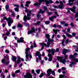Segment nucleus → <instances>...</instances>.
I'll use <instances>...</instances> for the list:
<instances>
[{"mask_svg":"<svg viewBox=\"0 0 78 78\" xmlns=\"http://www.w3.org/2000/svg\"><path fill=\"white\" fill-rule=\"evenodd\" d=\"M64 78V75H59V78Z\"/></svg>","mask_w":78,"mask_h":78,"instance_id":"obj_35","label":"nucleus"},{"mask_svg":"<svg viewBox=\"0 0 78 78\" xmlns=\"http://www.w3.org/2000/svg\"><path fill=\"white\" fill-rule=\"evenodd\" d=\"M70 28H68L67 29V31L68 32V33H69L70 31Z\"/></svg>","mask_w":78,"mask_h":78,"instance_id":"obj_39","label":"nucleus"},{"mask_svg":"<svg viewBox=\"0 0 78 78\" xmlns=\"http://www.w3.org/2000/svg\"><path fill=\"white\" fill-rule=\"evenodd\" d=\"M44 63V61H42L41 62V64H43Z\"/></svg>","mask_w":78,"mask_h":78,"instance_id":"obj_59","label":"nucleus"},{"mask_svg":"<svg viewBox=\"0 0 78 78\" xmlns=\"http://www.w3.org/2000/svg\"><path fill=\"white\" fill-rule=\"evenodd\" d=\"M33 76H36V73H34Z\"/></svg>","mask_w":78,"mask_h":78,"instance_id":"obj_64","label":"nucleus"},{"mask_svg":"<svg viewBox=\"0 0 78 78\" xmlns=\"http://www.w3.org/2000/svg\"><path fill=\"white\" fill-rule=\"evenodd\" d=\"M30 48H27L26 49V52L25 53L26 54V61H29V55H28V51L30 50Z\"/></svg>","mask_w":78,"mask_h":78,"instance_id":"obj_6","label":"nucleus"},{"mask_svg":"<svg viewBox=\"0 0 78 78\" xmlns=\"http://www.w3.org/2000/svg\"><path fill=\"white\" fill-rule=\"evenodd\" d=\"M5 60L4 59H3L1 60L2 63H5Z\"/></svg>","mask_w":78,"mask_h":78,"instance_id":"obj_41","label":"nucleus"},{"mask_svg":"<svg viewBox=\"0 0 78 78\" xmlns=\"http://www.w3.org/2000/svg\"><path fill=\"white\" fill-rule=\"evenodd\" d=\"M49 19L51 21H52V22H53L54 21V19L53 17H49Z\"/></svg>","mask_w":78,"mask_h":78,"instance_id":"obj_28","label":"nucleus"},{"mask_svg":"<svg viewBox=\"0 0 78 78\" xmlns=\"http://www.w3.org/2000/svg\"><path fill=\"white\" fill-rule=\"evenodd\" d=\"M64 42H65V40L63 39L62 42V46H63V47H64V46H65V45L64 44Z\"/></svg>","mask_w":78,"mask_h":78,"instance_id":"obj_29","label":"nucleus"},{"mask_svg":"<svg viewBox=\"0 0 78 78\" xmlns=\"http://www.w3.org/2000/svg\"><path fill=\"white\" fill-rule=\"evenodd\" d=\"M71 41H70V40H69V39H67L66 40V41H65V42H66V44H68V42H71Z\"/></svg>","mask_w":78,"mask_h":78,"instance_id":"obj_27","label":"nucleus"},{"mask_svg":"<svg viewBox=\"0 0 78 78\" xmlns=\"http://www.w3.org/2000/svg\"><path fill=\"white\" fill-rule=\"evenodd\" d=\"M36 62H37V63H38V58H36Z\"/></svg>","mask_w":78,"mask_h":78,"instance_id":"obj_63","label":"nucleus"},{"mask_svg":"<svg viewBox=\"0 0 78 78\" xmlns=\"http://www.w3.org/2000/svg\"><path fill=\"white\" fill-rule=\"evenodd\" d=\"M52 58H53V57L49 58L48 59V61L50 62L51 61H52Z\"/></svg>","mask_w":78,"mask_h":78,"instance_id":"obj_36","label":"nucleus"},{"mask_svg":"<svg viewBox=\"0 0 78 78\" xmlns=\"http://www.w3.org/2000/svg\"><path fill=\"white\" fill-rule=\"evenodd\" d=\"M9 34H10V33H9V31H8L7 32V33L6 34V36H9Z\"/></svg>","mask_w":78,"mask_h":78,"instance_id":"obj_47","label":"nucleus"},{"mask_svg":"<svg viewBox=\"0 0 78 78\" xmlns=\"http://www.w3.org/2000/svg\"><path fill=\"white\" fill-rule=\"evenodd\" d=\"M70 58L71 59H73V61H75L76 62H78V59L77 58H74V56L72 55H70L69 56Z\"/></svg>","mask_w":78,"mask_h":78,"instance_id":"obj_14","label":"nucleus"},{"mask_svg":"<svg viewBox=\"0 0 78 78\" xmlns=\"http://www.w3.org/2000/svg\"><path fill=\"white\" fill-rule=\"evenodd\" d=\"M21 7L23 8V5L22 3H21Z\"/></svg>","mask_w":78,"mask_h":78,"instance_id":"obj_56","label":"nucleus"},{"mask_svg":"<svg viewBox=\"0 0 78 78\" xmlns=\"http://www.w3.org/2000/svg\"><path fill=\"white\" fill-rule=\"evenodd\" d=\"M57 27L59 28H62V27H61V26L59 25H57Z\"/></svg>","mask_w":78,"mask_h":78,"instance_id":"obj_54","label":"nucleus"},{"mask_svg":"<svg viewBox=\"0 0 78 78\" xmlns=\"http://www.w3.org/2000/svg\"><path fill=\"white\" fill-rule=\"evenodd\" d=\"M20 72V70H16L15 71V73H19V72Z\"/></svg>","mask_w":78,"mask_h":78,"instance_id":"obj_40","label":"nucleus"},{"mask_svg":"<svg viewBox=\"0 0 78 78\" xmlns=\"http://www.w3.org/2000/svg\"><path fill=\"white\" fill-rule=\"evenodd\" d=\"M50 21H46L45 22V23L46 24V25H48V23H50Z\"/></svg>","mask_w":78,"mask_h":78,"instance_id":"obj_38","label":"nucleus"},{"mask_svg":"<svg viewBox=\"0 0 78 78\" xmlns=\"http://www.w3.org/2000/svg\"><path fill=\"white\" fill-rule=\"evenodd\" d=\"M3 19L4 20H6L7 21H8V24L9 26H11V23H12L13 22V21L12 19H11V18H9V19H8L6 18V17H3Z\"/></svg>","mask_w":78,"mask_h":78,"instance_id":"obj_4","label":"nucleus"},{"mask_svg":"<svg viewBox=\"0 0 78 78\" xmlns=\"http://www.w3.org/2000/svg\"><path fill=\"white\" fill-rule=\"evenodd\" d=\"M18 27V28H22V25H21L20 23L18 24L17 25Z\"/></svg>","mask_w":78,"mask_h":78,"instance_id":"obj_30","label":"nucleus"},{"mask_svg":"<svg viewBox=\"0 0 78 78\" xmlns=\"http://www.w3.org/2000/svg\"><path fill=\"white\" fill-rule=\"evenodd\" d=\"M14 7H16L15 8V11L16 12H19V5L17 4H13Z\"/></svg>","mask_w":78,"mask_h":78,"instance_id":"obj_12","label":"nucleus"},{"mask_svg":"<svg viewBox=\"0 0 78 78\" xmlns=\"http://www.w3.org/2000/svg\"><path fill=\"white\" fill-rule=\"evenodd\" d=\"M25 12H28L27 13V16H25L23 17V20L24 22H27V20H30L31 19V17H29L31 16V12L30 11H29L27 9V8H25Z\"/></svg>","mask_w":78,"mask_h":78,"instance_id":"obj_1","label":"nucleus"},{"mask_svg":"<svg viewBox=\"0 0 78 78\" xmlns=\"http://www.w3.org/2000/svg\"><path fill=\"white\" fill-rule=\"evenodd\" d=\"M35 55L38 56L39 59L40 60H42V58L41 57V54H40V52L38 51L35 53Z\"/></svg>","mask_w":78,"mask_h":78,"instance_id":"obj_11","label":"nucleus"},{"mask_svg":"<svg viewBox=\"0 0 78 78\" xmlns=\"http://www.w3.org/2000/svg\"><path fill=\"white\" fill-rule=\"evenodd\" d=\"M12 61H14L15 62H16V61L17 60V58H16V57L13 55L12 56Z\"/></svg>","mask_w":78,"mask_h":78,"instance_id":"obj_20","label":"nucleus"},{"mask_svg":"<svg viewBox=\"0 0 78 78\" xmlns=\"http://www.w3.org/2000/svg\"><path fill=\"white\" fill-rule=\"evenodd\" d=\"M3 73H1V76H2V78H5V75H2V74H3Z\"/></svg>","mask_w":78,"mask_h":78,"instance_id":"obj_58","label":"nucleus"},{"mask_svg":"<svg viewBox=\"0 0 78 78\" xmlns=\"http://www.w3.org/2000/svg\"><path fill=\"white\" fill-rule=\"evenodd\" d=\"M70 25H71V27H74V25H73V23H71L70 24Z\"/></svg>","mask_w":78,"mask_h":78,"instance_id":"obj_50","label":"nucleus"},{"mask_svg":"<svg viewBox=\"0 0 78 78\" xmlns=\"http://www.w3.org/2000/svg\"><path fill=\"white\" fill-rule=\"evenodd\" d=\"M60 5L58 6V8H60L61 9L64 8V5L62 2L61 1H60Z\"/></svg>","mask_w":78,"mask_h":78,"instance_id":"obj_17","label":"nucleus"},{"mask_svg":"<svg viewBox=\"0 0 78 78\" xmlns=\"http://www.w3.org/2000/svg\"><path fill=\"white\" fill-rule=\"evenodd\" d=\"M66 35L67 36V37H73V36L68 33L66 34Z\"/></svg>","mask_w":78,"mask_h":78,"instance_id":"obj_24","label":"nucleus"},{"mask_svg":"<svg viewBox=\"0 0 78 78\" xmlns=\"http://www.w3.org/2000/svg\"><path fill=\"white\" fill-rule=\"evenodd\" d=\"M70 63H71V64H70L69 65V67H72V65H74V64H75V63H73V62H71Z\"/></svg>","mask_w":78,"mask_h":78,"instance_id":"obj_26","label":"nucleus"},{"mask_svg":"<svg viewBox=\"0 0 78 78\" xmlns=\"http://www.w3.org/2000/svg\"><path fill=\"white\" fill-rule=\"evenodd\" d=\"M47 51H48V52L49 53V54H48V57H49V58H53V57L52 56V55L50 54L51 53V50L50 49H49L48 50H47Z\"/></svg>","mask_w":78,"mask_h":78,"instance_id":"obj_18","label":"nucleus"},{"mask_svg":"<svg viewBox=\"0 0 78 78\" xmlns=\"http://www.w3.org/2000/svg\"><path fill=\"white\" fill-rule=\"evenodd\" d=\"M72 35H73V36H75L76 35V34L75 33H72Z\"/></svg>","mask_w":78,"mask_h":78,"instance_id":"obj_51","label":"nucleus"},{"mask_svg":"<svg viewBox=\"0 0 78 78\" xmlns=\"http://www.w3.org/2000/svg\"><path fill=\"white\" fill-rule=\"evenodd\" d=\"M51 73L53 75H54V76L55 75V71H51V69H49L47 70V73L48 74H47V75L48 76H50V74H51Z\"/></svg>","mask_w":78,"mask_h":78,"instance_id":"obj_7","label":"nucleus"},{"mask_svg":"<svg viewBox=\"0 0 78 78\" xmlns=\"http://www.w3.org/2000/svg\"><path fill=\"white\" fill-rule=\"evenodd\" d=\"M25 6H27V7H28L29 6V5L26 3V4L25 5Z\"/></svg>","mask_w":78,"mask_h":78,"instance_id":"obj_62","label":"nucleus"},{"mask_svg":"<svg viewBox=\"0 0 78 78\" xmlns=\"http://www.w3.org/2000/svg\"><path fill=\"white\" fill-rule=\"evenodd\" d=\"M9 11L11 12H12L11 16L12 17H14L15 16V13H14V12L12 11V10H9Z\"/></svg>","mask_w":78,"mask_h":78,"instance_id":"obj_21","label":"nucleus"},{"mask_svg":"<svg viewBox=\"0 0 78 78\" xmlns=\"http://www.w3.org/2000/svg\"><path fill=\"white\" fill-rule=\"evenodd\" d=\"M43 8L44 9V11H47V7L46 6H44Z\"/></svg>","mask_w":78,"mask_h":78,"instance_id":"obj_37","label":"nucleus"},{"mask_svg":"<svg viewBox=\"0 0 78 78\" xmlns=\"http://www.w3.org/2000/svg\"><path fill=\"white\" fill-rule=\"evenodd\" d=\"M60 23L61 25H63V24H64V23H65V22L61 21L60 22Z\"/></svg>","mask_w":78,"mask_h":78,"instance_id":"obj_43","label":"nucleus"},{"mask_svg":"<svg viewBox=\"0 0 78 78\" xmlns=\"http://www.w3.org/2000/svg\"><path fill=\"white\" fill-rule=\"evenodd\" d=\"M9 57V56H8V55H6L5 58H8Z\"/></svg>","mask_w":78,"mask_h":78,"instance_id":"obj_60","label":"nucleus"},{"mask_svg":"<svg viewBox=\"0 0 78 78\" xmlns=\"http://www.w3.org/2000/svg\"><path fill=\"white\" fill-rule=\"evenodd\" d=\"M78 16V12L76 13V14L75 15V18H76Z\"/></svg>","mask_w":78,"mask_h":78,"instance_id":"obj_45","label":"nucleus"},{"mask_svg":"<svg viewBox=\"0 0 78 78\" xmlns=\"http://www.w3.org/2000/svg\"><path fill=\"white\" fill-rule=\"evenodd\" d=\"M8 8H9V4H7L5 6V9H6V10H8Z\"/></svg>","mask_w":78,"mask_h":78,"instance_id":"obj_32","label":"nucleus"},{"mask_svg":"<svg viewBox=\"0 0 78 78\" xmlns=\"http://www.w3.org/2000/svg\"><path fill=\"white\" fill-rule=\"evenodd\" d=\"M55 14H56V15H57V17H58V16H59V15H58V14L57 13V12H55Z\"/></svg>","mask_w":78,"mask_h":78,"instance_id":"obj_57","label":"nucleus"},{"mask_svg":"<svg viewBox=\"0 0 78 78\" xmlns=\"http://www.w3.org/2000/svg\"><path fill=\"white\" fill-rule=\"evenodd\" d=\"M45 74V73H41V74H40V75L39 76V77L40 78H42L43 76H44V75Z\"/></svg>","mask_w":78,"mask_h":78,"instance_id":"obj_25","label":"nucleus"},{"mask_svg":"<svg viewBox=\"0 0 78 78\" xmlns=\"http://www.w3.org/2000/svg\"><path fill=\"white\" fill-rule=\"evenodd\" d=\"M68 10H67V12L68 13H70V10H70V11H72V12H73L74 13H75V7L73 6V8H68Z\"/></svg>","mask_w":78,"mask_h":78,"instance_id":"obj_8","label":"nucleus"},{"mask_svg":"<svg viewBox=\"0 0 78 78\" xmlns=\"http://www.w3.org/2000/svg\"><path fill=\"white\" fill-rule=\"evenodd\" d=\"M53 41H54L53 39H51L49 38L48 39V42L47 43V44H46L43 43H39L40 45H42V46L41 48L42 50L43 48H44L43 46H45L46 47H47V48H48V47H49V46H50V42H53Z\"/></svg>","mask_w":78,"mask_h":78,"instance_id":"obj_2","label":"nucleus"},{"mask_svg":"<svg viewBox=\"0 0 78 78\" xmlns=\"http://www.w3.org/2000/svg\"><path fill=\"white\" fill-rule=\"evenodd\" d=\"M23 39H24V38H23V37H21L20 38V39L17 40V42L18 43H20V42L21 43L24 42V40Z\"/></svg>","mask_w":78,"mask_h":78,"instance_id":"obj_13","label":"nucleus"},{"mask_svg":"<svg viewBox=\"0 0 78 78\" xmlns=\"http://www.w3.org/2000/svg\"><path fill=\"white\" fill-rule=\"evenodd\" d=\"M9 62H10L9 60L8 59L7 61V62H6L5 63V64H9Z\"/></svg>","mask_w":78,"mask_h":78,"instance_id":"obj_44","label":"nucleus"},{"mask_svg":"<svg viewBox=\"0 0 78 78\" xmlns=\"http://www.w3.org/2000/svg\"><path fill=\"white\" fill-rule=\"evenodd\" d=\"M57 60L59 61L60 62H62L64 64H65V62H66V60L65 59H63V57H60V56H57Z\"/></svg>","mask_w":78,"mask_h":78,"instance_id":"obj_5","label":"nucleus"},{"mask_svg":"<svg viewBox=\"0 0 78 78\" xmlns=\"http://www.w3.org/2000/svg\"><path fill=\"white\" fill-rule=\"evenodd\" d=\"M5 51L7 53H9V51H8V50L7 49H6L5 50Z\"/></svg>","mask_w":78,"mask_h":78,"instance_id":"obj_53","label":"nucleus"},{"mask_svg":"<svg viewBox=\"0 0 78 78\" xmlns=\"http://www.w3.org/2000/svg\"><path fill=\"white\" fill-rule=\"evenodd\" d=\"M53 31L55 33V35L57 34V31H59V30H53Z\"/></svg>","mask_w":78,"mask_h":78,"instance_id":"obj_23","label":"nucleus"},{"mask_svg":"<svg viewBox=\"0 0 78 78\" xmlns=\"http://www.w3.org/2000/svg\"><path fill=\"white\" fill-rule=\"evenodd\" d=\"M41 17V15H39V14L37 15V18H39Z\"/></svg>","mask_w":78,"mask_h":78,"instance_id":"obj_52","label":"nucleus"},{"mask_svg":"<svg viewBox=\"0 0 78 78\" xmlns=\"http://www.w3.org/2000/svg\"><path fill=\"white\" fill-rule=\"evenodd\" d=\"M75 1V0H69V3L67 4V5H69V6H71V5H72L73 4H74V5H75V4H74V3L72 2L71 3V2H73Z\"/></svg>","mask_w":78,"mask_h":78,"instance_id":"obj_16","label":"nucleus"},{"mask_svg":"<svg viewBox=\"0 0 78 78\" xmlns=\"http://www.w3.org/2000/svg\"><path fill=\"white\" fill-rule=\"evenodd\" d=\"M34 47H36V44L35 42H34Z\"/></svg>","mask_w":78,"mask_h":78,"instance_id":"obj_48","label":"nucleus"},{"mask_svg":"<svg viewBox=\"0 0 78 78\" xmlns=\"http://www.w3.org/2000/svg\"><path fill=\"white\" fill-rule=\"evenodd\" d=\"M59 49L58 48H57L56 50H55L54 49H51V52L52 55H54L55 52L57 51V52H58L59 51Z\"/></svg>","mask_w":78,"mask_h":78,"instance_id":"obj_15","label":"nucleus"},{"mask_svg":"<svg viewBox=\"0 0 78 78\" xmlns=\"http://www.w3.org/2000/svg\"><path fill=\"white\" fill-rule=\"evenodd\" d=\"M24 78H33L32 75L31 74L27 73H26V75L24 76Z\"/></svg>","mask_w":78,"mask_h":78,"instance_id":"obj_10","label":"nucleus"},{"mask_svg":"<svg viewBox=\"0 0 78 78\" xmlns=\"http://www.w3.org/2000/svg\"><path fill=\"white\" fill-rule=\"evenodd\" d=\"M44 12H45V11H42L41 10H40V11L38 12V13H41L42 14H44Z\"/></svg>","mask_w":78,"mask_h":78,"instance_id":"obj_31","label":"nucleus"},{"mask_svg":"<svg viewBox=\"0 0 78 78\" xmlns=\"http://www.w3.org/2000/svg\"><path fill=\"white\" fill-rule=\"evenodd\" d=\"M36 71L37 74H39V73H40V69H38L37 70H36Z\"/></svg>","mask_w":78,"mask_h":78,"instance_id":"obj_34","label":"nucleus"},{"mask_svg":"<svg viewBox=\"0 0 78 78\" xmlns=\"http://www.w3.org/2000/svg\"><path fill=\"white\" fill-rule=\"evenodd\" d=\"M41 22L40 21H39L38 22H37V23H35V25H39V24Z\"/></svg>","mask_w":78,"mask_h":78,"instance_id":"obj_33","label":"nucleus"},{"mask_svg":"<svg viewBox=\"0 0 78 78\" xmlns=\"http://www.w3.org/2000/svg\"><path fill=\"white\" fill-rule=\"evenodd\" d=\"M69 25V24H64V27H67Z\"/></svg>","mask_w":78,"mask_h":78,"instance_id":"obj_61","label":"nucleus"},{"mask_svg":"<svg viewBox=\"0 0 78 78\" xmlns=\"http://www.w3.org/2000/svg\"><path fill=\"white\" fill-rule=\"evenodd\" d=\"M53 7L54 8H58V6L56 5H54Z\"/></svg>","mask_w":78,"mask_h":78,"instance_id":"obj_49","label":"nucleus"},{"mask_svg":"<svg viewBox=\"0 0 78 78\" xmlns=\"http://www.w3.org/2000/svg\"><path fill=\"white\" fill-rule=\"evenodd\" d=\"M47 13H48V15H52V13H51V12H47Z\"/></svg>","mask_w":78,"mask_h":78,"instance_id":"obj_46","label":"nucleus"},{"mask_svg":"<svg viewBox=\"0 0 78 78\" xmlns=\"http://www.w3.org/2000/svg\"><path fill=\"white\" fill-rule=\"evenodd\" d=\"M26 3H27L28 5L29 4H30V3H31V2L30 1H27L26 2Z\"/></svg>","mask_w":78,"mask_h":78,"instance_id":"obj_55","label":"nucleus"},{"mask_svg":"<svg viewBox=\"0 0 78 78\" xmlns=\"http://www.w3.org/2000/svg\"><path fill=\"white\" fill-rule=\"evenodd\" d=\"M68 51H69V50H68L66 49H63V50L62 51L63 54L64 55H66V53L68 52Z\"/></svg>","mask_w":78,"mask_h":78,"instance_id":"obj_19","label":"nucleus"},{"mask_svg":"<svg viewBox=\"0 0 78 78\" xmlns=\"http://www.w3.org/2000/svg\"><path fill=\"white\" fill-rule=\"evenodd\" d=\"M50 35H49L48 34H46L45 35V37L48 39H50Z\"/></svg>","mask_w":78,"mask_h":78,"instance_id":"obj_22","label":"nucleus"},{"mask_svg":"<svg viewBox=\"0 0 78 78\" xmlns=\"http://www.w3.org/2000/svg\"><path fill=\"white\" fill-rule=\"evenodd\" d=\"M39 3H35L34 4V6H38V5H41V2H46V4L47 5H48V3H53V2L51 0H49V1L47 0H39Z\"/></svg>","mask_w":78,"mask_h":78,"instance_id":"obj_3","label":"nucleus"},{"mask_svg":"<svg viewBox=\"0 0 78 78\" xmlns=\"http://www.w3.org/2000/svg\"><path fill=\"white\" fill-rule=\"evenodd\" d=\"M37 29L34 28V27H32L31 29V30L30 31H29L28 32V34H31V33H35L36 32V31H37Z\"/></svg>","mask_w":78,"mask_h":78,"instance_id":"obj_9","label":"nucleus"},{"mask_svg":"<svg viewBox=\"0 0 78 78\" xmlns=\"http://www.w3.org/2000/svg\"><path fill=\"white\" fill-rule=\"evenodd\" d=\"M12 76V77H15V74L13 73H12L11 74Z\"/></svg>","mask_w":78,"mask_h":78,"instance_id":"obj_42","label":"nucleus"}]
</instances>
